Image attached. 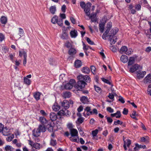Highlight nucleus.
<instances>
[{
    "label": "nucleus",
    "mask_w": 151,
    "mask_h": 151,
    "mask_svg": "<svg viewBox=\"0 0 151 151\" xmlns=\"http://www.w3.org/2000/svg\"><path fill=\"white\" fill-rule=\"evenodd\" d=\"M105 117L106 118L108 123H111L112 122L113 120L110 117H107V116H106Z\"/></svg>",
    "instance_id": "nucleus-53"
},
{
    "label": "nucleus",
    "mask_w": 151,
    "mask_h": 151,
    "mask_svg": "<svg viewBox=\"0 0 151 151\" xmlns=\"http://www.w3.org/2000/svg\"><path fill=\"white\" fill-rule=\"evenodd\" d=\"M145 82L146 83H151V74H149L145 78Z\"/></svg>",
    "instance_id": "nucleus-15"
},
{
    "label": "nucleus",
    "mask_w": 151,
    "mask_h": 151,
    "mask_svg": "<svg viewBox=\"0 0 151 151\" xmlns=\"http://www.w3.org/2000/svg\"><path fill=\"white\" fill-rule=\"evenodd\" d=\"M41 95V93L39 92H36L34 94V97L35 99L37 101L40 99V96Z\"/></svg>",
    "instance_id": "nucleus-28"
},
{
    "label": "nucleus",
    "mask_w": 151,
    "mask_h": 151,
    "mask_svg": "<svg viewBox=\"0 0 151 151\" xmlns=\"http://www.w3.org/2000/svg\"><path fill=\"white\" fill-rule=\"evenodd\" d=\"M80 5L81 6L83 9H84L86 7V4L83 1H82L80 3Z\"/></svg>",
    "instance_id": "nucleus-60"
},
{
    "label": "nucleus",
    "mask_w": 151,
    "mask_h": 151,
    "mask_svg": "<svg viewBox=\"0 0 151 151\" xmlns=\"http://www.w3.org/2000/svg\"><path fill=\"white\" fill-rule=\"evenodd\" d=\"M65 46L69 48L72 46V45L69 41H67L65 44Z\"/></svg>",
    "instance_id": "nucleus-54"
},
{
    "label": "nucleus",
    "mask_w": 151,
    "mask_h": 151,
    "mask_svg": "<svg viewBox=\"0 0 151 151\" xmlns=\"http://www.w3.org/2000/svg\"><path fill=\"white\" fill-rule=\"evenodd\" d=\"M0 21L2 24H5L7 21V17L4 16L1 17L0 19Z\"/></svg>",
    "instance_id": "nucleus-20"
},
{
    "label": "nucleus",
    "mask_w": 151,
    "mask_h": 151,
    "mask_svg": "<svg viewBox=\"0 0 151 151\" xmlns=\"http://www.w3.org/2000/svg\"><path fill=\"white\" fill-rule=\"evenodd\" d=\"M24 82L27 85H29L31 83V81L30 79H28L27 78H24Z\"/></svg>",
    "instance_id": "nucleus-41"
},
{
    "label": "nucleus",
    "mask_w": 151,
    "mask_h": 151,
    "mask_svg": "<svg viewBox=\"0 0 151 151\" xmlns=\"http://www.w3.org/2000/svg\"><path fill=\"white\" fill-rule=\"evenodd\" d=\"M96 13L94 14H92L91 15H90L89 16H88L89 18L91 19V21L93 22H95L96 21Z\"/></svg>",
    "instance_id": "nucleus-26"
},
{
    "label": "nucleus",
    "mask_w": 151,
    "mask_h": 151,
    "mask_svg": "<svg viewBox=\"0 0 151 151\" xmlns=\"http://www.w3.org/2000/svg\"><path fill=\"white\" fill-rule=\"evenodd\" d=\"M76 87H77V88L78 90L81 91L82 93L85 94H87L89 92L88 90H83V88H82L80 89V88H78V86L77 85V86H76Z\"/></svg>",
    "instance_id": "nucleus-32"
},
{
    "label": "nucleus",
    "mask_w": 151,
    "mask_h": 151,
    "mask_svg": "<svg viewBox=\"0 0 151 151\" xmlns=\"http://www.w3.org/2000/svg\"><path fill=\"white\" fill-rule=\"evenodd\" d=\"M123 122L119 120H118L116 121H115L114 122V124L117 125V124L122 125L123 124Z\"/></svg>",
    "instance_id": "nucleus-51"
},
{
    "label": "nucleus",
    "mask_w": 151,
    "mask_h": 151,
    "mask_svg": "<svg viewBox=\"0 0 151 151\" xmlns=\"http://www.w3.org/2000/svg\"><path fill=\"white\" fill-rule=\"evenodd\" d=\"M40 132H44L46 130V127H45V125H40L37 128Z\"/></svg>",
    "instance_id": "nucleus-14"
},
{
    "label": "nucleus",
    "mask_w": 151,
    "mask_h": 151,
    "mask_svg": "<svg viewBox=\"0 0 151 151\" xmlns=\"http://www.w3.org/2000/svg\"><path fill=\"white\" fill-rule=\"evenodd\" d=\"M15 54H9V57L10 58V60L12 61V62H13V58L15 56Z\"/></svg>",
    "instance_id": "nucleus-62"
},
{
    "label": "nucleus",
    "mask_w": 151,
    "mask_h": 151,
    "mask_svg": "<svg viewBox=\"0 0 151 151\" xmlns=\"http://www.w3.org/2000/svg\"><path fill=\"white\" fill-rule=\"evenodd\" d=\"M109 36L110 44L111 45L114 44L116 41V40L117 39L116 37L113 36L111 34L109 35Z\"/></svg>",
    "instance_id": "nucleus-7"
},
{
    "label": "nucleus",
    "mask_w": 151,
    "mask_h": 151,
    "mask_svg": "<svg viewBox=\"0 0 151 151\" xmlns=\"http://www.w3.org/2000/svg\"><path fill=\"white\" fill-rule=\"evenodd\" d=\"M70 35L71 37H76V30L71 31L70 32Z\"/></svg>",
    "instance_id": "nucleus-47"
},
{
    "label": "nucleus",
    "mask_w": 151,
    "mask_h": 151,
    "mask_svg": "<svg viewBox=\"0 0 151 151\" xmlns=\"http://www.w3.org/2000/svg\"><path fill=\"white\" fill-rule=\"evenodd\" d=\"M75 83V80L71 79L69 83L64 85V87L66 90H70L73 88Z\"/></svg>",
    "instance_id": "nucleus-3"
},
{
    "label": "nucleus",
    "mask_w": 151,
    "mask_h": 151,
    "mask_svg": "<svg viewBox=\"0 0 151 151\" xmlns=\"http://www.w3.org/2000/svg\"><path fill=\"white\" fill-rule=\"evenodd\" d=\"M19 55L20 57H21L22 55H23L24 58H27V52L25 51L24 50L22 51H19Z\"/></svg>",
    "instance_id": "nucleus-34"
},
{
    "label": "nucleus",
    "mask_w": 151,
    "mask_h": 151,
    "mask_svg": "<svg viewBox=\"0 0 151 151\" xmlns=\"http://www.w3.org/2000/svg\"><path fill=\"white\" fill-rule=\"evenodd\" d=\"M52 121H51L50 120H49L48 121H47L46 122V124L45 125L46 128H52Z\"/></svg>",
    "instance_id": "nucleus-33"
},
{
    "label": "nucleus",
    "mask_w": 151,
    "mask_h": 151,
    "mask_svg": "<svg viewBox=\"0 0 151 151\" xmlns=\"http://www.w3.org/2000/svg\"><path fill=\"white\" fill-rule=\"evenodd\" d=\"M81 71L83 73L85 74H88L90 72L89 68L87 66L83 67Z\"/></svg>",
    "instance_id": "nucleus-18"
},
{
    "label": "nucleus",
    "mask_w": 151,
    "mask_h": 151,
    "mask_svg": "<svg viewBox=\"0 0 151 151\" xmlns=\"http://www.w3.org/2000/svg\"><path fill=\"white\" fill-rule=\"evenodd\" d=\"M4 136H8L10 134V129L7 128V127H5L1 132Z\"/></svg>",
    "instance_id": "nucleus-12"
},
{
    "label": "nucleus",
    "mask_w": 151,
    "mask_h": 151,
    "mask_svg": "<svg viewBox=\"0 0 151 151\" xmlns=\"http://www.w3.org/2000/svg\"><path fill=\"white\" fill-rule=\"evenodd\" d=\"M101 80L104 82V83H105L107 84H108L109 85L111 84V83L108 80L104 78H101Z\"/></svg>",
    "instance_id": "nucleus-52"
},
{
    "label": "nucleus",
    "mask_w": 151,
    "mask_h": 151,
    "mask_svg": "<svg viewBox=\"0 0 151 151\" xmlns=\"http://www.w3.org/2000/svg\"><path fill=\"white\" fill-rule=\"evenodd\" d=\"M85 111L87 112L86 114L88 116L92 114V111H91V108L90 106H87L84 109Z\"/></svg>",
    "instance_id": "nucleus-19"
},
{
    "label": "nucleus",
    "mask_w": 151,
    "mask_h": 151,
    "mask_svg": "<svg viewBox=\"0 0 151 151\" xmlns=\"http://www.w3.org/2000/svg\"><path fill=\"white\" fill-rule=\"evenodd\" d=\"M77 115L78 118L76 121V123L77 124H81L84 122L85 119L82 116L81 114L80 113H77Z\"/></svg>",
    "instance_id": "nucleus-5"
},
{
    "label": "nucleus",
    "mask_w": 151,
    "mask_h": 151,
    "mask_svg": "<svg viewBox=\"0 0 151 151\" xmlns=\"http://www.w3.org/2000/svg\"><path fill=\"white\" fill-rule=\"evenodd\" d=\"M50 116V119L52 121H55L57 119H59L60 120L61 118L60 116H59L58 117L57 116V115L54 112H51Z\"/></svg>",
    "instance_id": "nucleus-6"
},
{
    "label": "nucleus",
    "mask_w": 151,
    "mask_h": 151,
    "mask_svg": "<svg viewBox=\"0 0 151 151\" xmlns=\"http://www.w3.org/2000/svg\"><path fill=\"white\" fill-rule=\"evenodd\" d=\"M119 29L118 28H115L114 29H112L110 31V34H111L113 36H114L118 32Z\"/></svg>",
    "instance_id": "nucleus-37"
},
{
    "label": "nucleus",
    "mask_w": 151,
    "mask_h": 151,
    "mask_svg": "<svg viewBox=\"0 0 151 151\" xmlns=\"http://www.w3.org/2000/svg\"><path fill=\"white\" fill-rule=\"evenodd\" d=\"M77 78L78 80L77 84L80 89L84 88L85 86L87 85L86 82L89 83L91 81V78L87 75L84 76L80 74L77 77Z\"/></svg>",
    "instance_id": "nucleus-1"
},
{
    "label": "nucleus",
    "mask_w": 151,
    "mask_h": 151,
    "mask_svg": "<svg viewBox=\"0 0 151 151\" xmlns=\"http://www.w3.org/2000/svg\"><path fill=\"white\" fill-rule=\"evenodd\" d=\"M140 139V141L142 142H145L146 143H148L149 142V138L147 136L141 137Z\"/></svg>",
    "instance_id": "nucleus-21"
},
{
    "label": "nucleus",
    "mask_w": 151,
    "mask_h": 151,
    "mask_svg": "<svg viewBox=\"0 0 151 151\" xmlns=\"http://www.w3.org/2000/svg\"><path fill=\"white\" fill-rule=\"evenodd\" d=\"M94 87L95 90L96 92L99 93L101 92V89L100 88L96 85L94 86Z\"/></svg>",
    "instance_id": "nucleus-57"
},
{
    "label": "nucleus",
    "mask_w": 151,
    "mask_h": 151,
    "mask_svg": "<svg viewBox=\"0 0 151 151\" xmlns=\"http://www.w3.org/2000/svg\"><path fill=\"white\" fill-rule=\"evenodd\" d=\"M39 121L44 125H45L46 124L47 121L46 119L43 117H40L39 118Z\"/></svg>",
    "instance_id": "nucleus-27"
},
{
    "label": "nucleus",
    "mask_w": 151,
    "mask_h": 151,
    "mask_svg": "<svg viewBox=\"0 0 151 151\" xmlns=\"http://www.w3.org/2000/svg\"><path fill=\"white\" fill-rule=\"evenodd\" d=\"M61 38L63 39H66L68 38V35L67 33H65V32H63L62 34L61 37Z\"/></svg>",
    "instance_id": "nucleus-44"
},
{
    "label": "nucleus",
    "mask_w": 151,
    "mask_h": 151,
    "mask_svg": "<svg viewBox=\"0 0 151 151\" xmlns=\"http://www.w3.org/2000/svg\"><path fill=\"white\" fill-rule=\"evenodd\" d=\"M71 93L69 92H65L63 93L62 96L65 99L69 98L71 96Z\"/></svg>",
    "instance_id": "nucleus-23"
},
{
    "label": "nucleus",
    "mask_w": 151,
    "mask_h": 151,
    "mask_svg": "<svg viewBox=\"0 0 151 151\" xmlns=\"http://www.w3.org/2000/svg\"><path fill=\"white\" fill-rule=\"evenodd\" d=\"M90 68H91V70L92 72L93 73V74H95V70H96V69L95 67L93 65H91L90 67Z\"/></svg>",
    "instance_id": "nucleus-56"
},
{
    "label": "nucleus",
    "mask_w": 151,
    "mask_h": 151,
    "mask_svg": "<svg viewBox=\"0 0 151 151\" xmlns=\"http://www.w3.org/2000/svg\"><path fill=\"white\" fill-rule=\"evenodd\" d=\"M84 9V11L87 16H89L90 15V9L85 8Z\"/></svg>",
    "instance_id": "nucleus-36"
},
{
    "label": "nucleus",
    "mask_w": 151,
    "mask_h": 151,
    "mask_svg": "<svg viewBox=\"0 0 151 151\" xmlns=\"http://www.w3.org/2000/svg\"><path fill=\"white\" fill-rule=\"evenodd\" d=\"M137 114H136V112L135 111H133V112L132 114H130L131 117L135 120H137V119L136 117V116H137Z\"/></svg>",
    "instance_id": "nucleus-42"
},
{
    "label": "nucleus",
    "mask_w": 151,
    "mask_h": 151,
    "mask_svg": "<svg viewBox=\"0 0 151 151\" xmlns=\"http://www.w3.org/2000/svg\"><path fill=\"white\" fill-rule=\"evenodd\" d=\"M32 134L34 137H37L40 135V132L37 129H35L32 131Z\"/></svg>",
    "instance_id": "nucleus-10"
},
{
    "label": "nucleus",
    "mask_w": 151,
    "mask_h": 151,
    "mask_svg": "<svg viewBox=\"0 0 151 151\" xmlns=\"http://www.w3.org/2000/svg\"><path fill=\"white\" fill-rule=\"evenodd\" d=\"M67 128L69 129L70 133L71 132L76 133V129L73 128L74 126L73 125L72 123H69L67 124Z\"/></svg>",
    "instance_id": "nucleus-9"
},
{
    "label": "nucleus",
    "mask_w": 151,
    "mask_h": 151,
    "mask_svg": "<svg viewBox=\"0 0 151 151\" xmlns=\"http://www.w3.org/2000/svg\"><path fill=\"white\" fill-rule=\"evenodd\" d=\"M107 111L109 113H113L114 112V109L110 107H108L106 108Z\"/></svg>",
    "instance_id": "nucleus-58"
},
{
    "label": "nucleus",
    "mask_w": 151,
    "mask_h": 151,
    "mask_svg": "<svg viewBox=\"0 0 151 151\" xmlns=\"http://www.w3.org/2000/svg\"><path fill=\"white\" fill-rule=\"evenodd\" d=\"M86 40L88 42V43L91 45H94L95 44L94 42L92 41H91V39L88 37H86Z\"/></svg>",
    "instance_id": "nucleus-46"
},
{
    "label": "nucleus",
    "mask_w": 151,
    "mask_h": 151,
    "mask_svg": "<svg viewBox=\"0 0 151 151\" xmlns=\"http://www.w3.org/2000/svg\"><path fill=\"white\" fill-rule=\"evenodd\" d=\"M67 109H64L59 111L58 113V116H69L70 114V113Z\"/></svg>",
    "instance_id": "nucleus-4"
},
{
    "label": "nucleus",
    "mask_w": 151,
    "mask_h": 151,
    "mask_svg": "<svg viewBox=\"0 0 151 151\" xmlns=\"http://www.w3.org/2000/svg\"><path fill=\"white\" fill-rule=\"evenodd\" d=\"M111 116L112 117L115 116L116 118H119L121 117V114L120 111H118L116 113L111 114Z\"/></svg>",
    "instance_id": "nucleus-17"
},
{
    "label": "nucleus",
    "mask_w": 151,
    "mask_h": 151,
    "mask_svg": "<svg viewBox=\"0 0 151 151\" xmlns=\"http://www.w3.org/2000/svg\"><path fill=\"white\" fill-rule=\"evenodd\" d=\"M139 67V65L138 64H135L130 68V71L131 73H133L138 69Z\"/></svg>",
    "instance_id": "nucleus-11"
},
{
    "label": "nucleus",
    "mask_w": 151,
    "mask_h": 151,
    "mask_svg": "<svg viewBox=\"0 0 151 151\" xmlns=\"http://www.w3.org/2000/svg\"><path fill=\"white\" fill-rule=\"evenodd\" d=\"M82 65L81 61L79 60H76V68L81 67Z\"/></svg>",
    "instance_id": "nucleus-30"
},
{
    "label": "nucleus",
    "mask_w": 151,
    "mask_h": 151,
    "mask_svg": "<svg viewBox=\"0 0 151 151\" xmlns=\"http://www.w3.org/2000/svg\"><path fill=\"white\" fill-rule=\"evenodd\" d=\"M71 137H70V139L72 141L76 142V133L71 132L70 133Z\"/></svg>",
    "instance_id": "nucleus-29"
},
{
    "label": "nucleus",
    "mask_w": 151,
    "mask_h": 151,
    "mask_svg": "<svg viewBox=\"0 0 151 151\" xmlns=\"http://www.w3.org/2000/svg\"><path fill=\"white\" fill-rule=\"evenodd\" d=\"M75 51V49L73 48L70 49L69 51V54L73 56L76 53Z\"/></svg>",
    "instance_id": "nucleus-39"
},
{
    "label": "nucleus",
    "mask_w": 151,
    "mask_h": 151,
    "mask_svg": "<svg viewBox=\"0 0 151 151\" xmlns=\"http://www.w3.org/2000/svg\"><path fill=\"white\" fill-rule=\"evenodd\" d=\"M81 101L83 103L86 104L88 102V98L85 96H82L80 98Z\"/></svg>",
    "instance_id": "nucleus-24"
},
{
    "label": "nucleus",
    "mask_w": 151,
    "mask_h": 151,
    "mask_svg": "<svg viewBox=\"0 0 151 151\" xmlns=\"http://www.w3.org/2000/svg\"><path fill=\"white\" fill-rule=\"evenodd\" d=\"M146 74V72L145 71L142 72L139 71L137 72V77L139 79L143 78Z\"/></svg>",
    "instance_id": "nucleus-8"
},
{
    "label": "nucleus",
    "mask_w": 151,
    "mask_h": 151,
    "mask_svg": "<svg viewBox=\"0 0 151 151\" xmlns=\"http://www.w3.org/2000/svg\"><path fill=\"white\" fill-rule=\"evenodd\" d=\"M5 149L6 151H13L14 148L12 146L7 145L5 147Z\"/></svg>",
    "instance_id": "nucleus-38"
},
{
    "label": "nucleus",
    "mask_w": 151,
    "mask_h": 151,
    "mask_svg": "<svg viewBox=\"0 0 151 151\" xmlns=\"http://www.w3.org/2000/svg\"><path fill=\"white\" fill-rule=\"evenodd\" d=\"M5 38L3 34L0 33V42H1Z\"/></svg>",
    "instance_id": "nucleus-59"
},
{
    "label": "nucleus",
    "mask_w": 151,
    "mask_h": 151,
    "mask_svg": "<svg viewBox=\"0 0 151 151\" xmlns=\"http://www.w3.org/2000/svg\"><path fill=\"white\" fill-rule=\"evenodd\" d=\"M118 101L123 104L125 102L124 99L121 96H119V99H118Z\"/></svg>",
    "instance_id": "nucleus-61"
},
{
    "label": "nucleus",
    "mask_w": 151,
    "mask_h": 151,
    "mask_svg": "<svg viewBox=\"0 0 151 151\" xmlns=\"http://www.w3.org/2000/svg\"><path fill=\"white\" fill-rule=\"evenodd\" d=\"M98 132V130L96 129L92 131V134L93 137H95L96 136Z\"/></svg>",
    "instance_id": "nucleus-55"
},
{
    "label": "nucleus",
    "mask_w": 151,
    "mask_h": 151,
    "mask_svg": "<svg viewBox=\"0 0 151 151\" xmlns=\"http://www.w3.org/2000/svg\"><path fill=\"white\" fill-rule=\"evenodd\" d=\"M121 61L124 63H126L128 60V58L127 56L125 55H122L120 58Z\"/></svg>",
    "instance_id": "nucleus-22"
},
{
    "label": "nucleus",
    "mask_w": 151,
    "mask_h": 151,
    "mask_svg": "<svg viewBox=\"0 0 151 151\" xmlns=\"http://www.w3.org/2000/svg\"><path fill=\"white\" fill-rule=\"evenodd\" d=\"M128 113V110L126 108H124L123 109L122 113L124 115H127Z\"/></svg>",
    "instance_id": "nucleus-64"
},
{
    "label": "nucleus",
    "mask_w": 151,
    "mask_h": 151,
    "mask_svg": "<svg viewBox=\"0 0 151 151\" xmlns=\"http://www.w3.org/2000/svg\"><path fill=\"white\" fill-rule=\"evenodd\" d=\"M60 17L62 18L58 19V17L56 15H55L51 19V22L54 24H57L60 27H62L63 24V19L66 18L65 15V14H60Z\"/></svg>",
    "instance_id": "nucleus-2"
},
{
    "label": "nucleus",
    "mask_w": 151,
    "mask_h": 151,
    "mask_svg": "<svg viewBox=\"0 0 151 151\" xmlns=\"http://www.w3.org/2000/svg\"><path fill=\"white\" fill-rule=\"evenodd\" d=\"M50 11L52 14H55L56 11L55 6H51L50 8Z\"/></svg>",
    "instance_id": "nucleus-35"
},
{
    "label": "nucleus",
    "mask_w": 151,
    "mask_h": 151,
    "mask_svg": "<svg viewBox=\"0 0 151 151\" xmlns=\"http://www.w3.org/2000/svg\"><path fill=\"white\" fill-rule=\"evenodd\" d=\"M53 110L55 111H58L60 109V106L57 103H55L52 106Z\"/></svg>",
    "instance_id": "nucleus-16"
},
{
    "label": "nucleus",
    "mask_w": 151,
    "mask_h": 151,
    "mask_svg": "<svg viewBox=\"0 0 151 151\" xmlns=\"http://www.w3.org/2000/svg\"><path fill=\"white\" fill-rule=\"evenodd\" d=\"M24 34V31L23 29L21 28H19V34L20 37L23 35Z\"/></svg>",
    "instance_id": "nucleus-49"
},
{
    "label": "nucleus",
    "mask_w": 151,
    "mask_h": 151,
    "mask_svg": "<svg viewBox=\"0 0 151 151\" xmlns=\"http://www.w3.org/2000/svg\"><path fill=\"white\" fill-rule=\"evenodd\" d=\"M135 58L134 57H130L129 58L128 62V65H131L133 64L135 62Z\"/></svg>",
    "instance_id": "nucleus-25"
},
{
    "label": "nucleus",
    "mask_w": 151,
    "mask_h": 151,
    "mask_svg": "<svg viewBox=\"0 0 151 151\" xmlns=\"http://www.w3.org/2000/svg\"><path fill=\"white\" fill-rule=\"evenodd\" d=\"M135 145L136 146L138 147V148H142L143 149H145L146 148V146L145 145H139L137 143H136L135 144Z\"/></svg>",
    "instance_id": "nucleus-50"
},
{
    "label": "nucleus",
    "mask_w": 151,
    "mask_h": 151,
    "mask_svg": "<svg viewBox=\"0 0 151 151\" xmlns=\"http://www.w3.org/2000/svg\"><path fill=\"white\" fill-rule=\"evenodd\" d=\"M127 48L126 46H123L121 48L120 52L122 53L123 52H125L127 50Z\"/></svg>",
    "instance_id": "nucleus-43"
},
{
    "label": "nucleus",
    "mask_w": 151,
    "mask_h": 151,
    "mask_svg": "<svg viewBox=\"0 0 151 151\" xmlns=\"http://www.w3.org/2000/svg\"><path fill=\"white\" fill-rule=\"evenodd\" d=\"M28 141L29 144L32 147H33L35 143H34V142L31 140H28Z\"/></svg>",
    "instance_id": "nucleus-63"
},
{
    "label": "nucleus",
    "mask_w": 151,
    "mask_h": 151,
    "mask_svg": "<svg viewBox=\"0 0 151 151\" xmlns=\"http://www.w3.org/2000/svg\"><path fill=\"white\" fill-rule=\"evenodd\" d=\"M62 105L65 109H68L69 107V103L68 101L64 100L62 102Z\"/></svg>",
    "instance_id": "nucleus-13"
},
{
    "label": "nucleus",
    "mask_w": 151,
    "mask_h": 151,
    "mask_svg": "<svg viewBox=\"0 0 151 151\" xmlns=\"http://www.w3.org/2000/svg\"><path fill=\"white\" fill-rule=\"evenodd\" d=\"M83 49L84 50H87L89 48L90 49H91L92 48L91 47L88 45H86L84 43H83Z\"/></svg>",
    "instance_id": "nucleus-45"
},
{
    "label": "nucleus",
    "mask_w": 151,
    "mask_h": 151,
    "mask_svg": "<svg viewBox=\"0 0 151 151\" xmlns=\"http://www.w3.org/2000/svg\"><path fill=\"white\" fill-rule=\"evenodd\" d=\"M105 24L104 23H100L99 25V30L101 33H103L104 32V28Z\"/></svg>",
    "instance_id": "nucleus-31"
},
{
    "label": "nucleus",
    "mask_w": 151,
    "mask_h": 151,
    "mask_svg": "<svg viewBox=\"0 0 151 151\" xmlns=\"http://www.w3.org/2000/svg\"><path fill=\"white\" fill-rule=\"evenodd\" d=\"M57 142L55 140L51 139L50 142V144L52 146H55L56 145Z\"/></svg>",
    "instance_id": "nucleus-48"
},
{
    "label": "nucleus",
    "mask_w": 151,
    "mask_h": 151,
    "mask_svg": "<svg viewBox=\"0 0 151 151\" xmlns=\"http://www.w3.org/2000/svg\"><path fill=\"white\" fill-rule=\"evenodd\" d=\"M42 147V145L39 143H35L33 147L37 150H39Z\"/></svg>",
    "instance_id": "nucleus-40"
}]
</instances>
